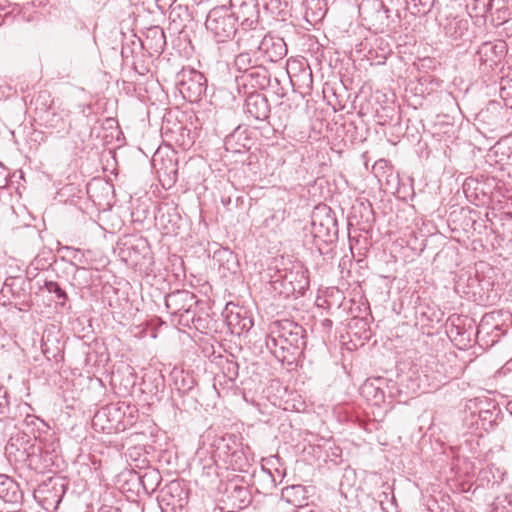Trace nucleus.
Here are the masks:
<instances>
[{"label":"nucleus","mask_w":512,"mask_h":512,"mask_svg":"<svg viewBox=\"0 0 512 512\" xmlns=\"http://www.w3.org/2000/svg\"><path fill=\"white\" fill-rule=\"evenodd\" d=\"M306 345V331L298 323L282 319L272 322L266 338V347L282 363L292 364Z\"/></svg>","instance_id":"f257e3e1"},{"label":"nucleus","mask_w":512,"mask_h":512,"mask_svg":"<svg viewBox=\"0 0 512 512\" xmlns=\"http://www.w3.org/2000/svg\"><path fill=\"white\" fill-rule=\"evenodd\" d=\"M197 300L195 294L188 290H175L165 296V306L172 317H177L179 325L188 328H196V322L200 318H196Z\"/></svg>","instance_id":"f03ea898"},{"label":"nucleus","mask_w":512,"mask_h":512,"mask_svg":"<svg viewBox=\"0 0 512 512\" xmlns=\"http://www.w3.org/2000/svg\"><path fill=\"white\" fill-rule=\"evenodd\" d=\"M273 284L275 289H277L276 285H279L280 294L286 297L290 295H304L309 287L308 270L301 262L291 263L289 267L278 271Z\"/></svg>","instance_id":"7ed1b4c3"},{"label":"nucleus","mask_w":512,"mask_h":512,"mask_svg":"<svg viewBox=\"0 0 512 512\" xmlns=\"http://www.w3.org/2000/svg\"><path fill=\"white\" fill-rule=\"evenodd\" d=\"M205 26L218 42H225L237 32L234 14L225 5L214 7L209 11Z\"/></svg>","instance_id":"20e7f679"},{"label":"nucleus","mask_w":512,"mask_h":512,"mask_svg":"<svg viewBox=\"0 0 512 512\" xmlns=\"http://www.w3.org/2000/svg\"><path fill=\"white\" fill-rule=\"evenodd\" d=\"M314 238L324 243L332 242L338 235V224L334 214L326 206L317 208L312 215L311 222Z\"/></svg>","instance_id":"39448f33"},{"label":"nucleus","mask_w":512,"mask_h":512,"mask_svg":"<svg viewBox=\"0 0 512 512\" xmlns=\"http://www.w3.org/2000/svg\"><path fill=\"white\" fill-rule=\"evenodd\" d=\"M237 47L239 50L259 52L266 37L265 29L257 23L251 26H240L237 30Z\"/></svg>","instance_id":"423d86ee"},{"label":"nucleus","mask_w":512,"mask_h":512,"mask_svg":"<svg viewBox=\"0 0 512 512\" xmlns=\"http://www.w3.org/2000/svg\"><path fill=\"white\" fill-rule=\"evenodd\" d=\"M240 26H251L259 23V10L254 0H230L228 7Z\"/></svg>","instance_id":"0eeeda50"},{"label":"nucleus","mask_w":512,"mask_h":512,"mask_svg":"<svg viewBox=\"0 0 512 512\" xmlns=\"http://www.w3.org/2000/svg\"><path fill=\"white\" fill-rule=\"evenodd\" d=\"M242 482L243 477L236 476L226 486L227 500L232 509L241 510L251 502V493L248 486Z\"/></svg>","instance_id":"6e6552de"},{"label":"nucleus","mask_w":512,"mask_h":512,"mask_svg":"<svg viewBox=\"0 0 512 512\" xmlns=\"http://www.w3.org/2000/svg\"><path fill=\"white\" fill-rule=\"evenodd\" d=\"M207 89L206 78L198 71H191L187 79H182L180 92L185 99L196 102L201 99Z\"/></svg>","instance_id":"1a4fd4ad"},{"label":"nucleus","mask_w":512,"mask_h":512,"mask_svg":"<svg viewBox=\"0 0 512 512\" xmlns=\"http://www.w3.org/2000/svg\"><path fill=\"white\" fill-rule=\"evenodd\" d=\"M238 88L243 86L244 88L251 89H265L270 84V74L266 67L258 64L256 67L250 69L247 74H241L235 77Z\"/></svg>","instance_id":"9d476101"},{"label":"nucleus","mask_w":512,"mask_h":512,"mask_svg":"<svg viewBox=\"0 0 512 512\" xmlns=\"http://www.w3.org/2000/svg\"><path fill=\"white\" fill-rule=\"evenodd\" d=\"M160 499L173 508L182 507L188 499V491L180 480H173L160 490Z\"/></svg>","instance_id":"9b49d317"},{"label":"nucleus","mask_w":512,"mask_h":512,"mask_svg":"<svg viewBox=\"0 0 512 512\" xmlns=\"http://www.w3.org/2000/svg\"><path fill=\"white\" fill-rule=\"evenodd\" d=\"M506 52V43L504 41L485 42L477 50L478 61L493 68L500 62Z\"/></svg>","instance_id":"f8f14e48"},{"label":"nucleus","mask_w":512,"mask_h":512,"mask_svg":"<svg viewBox=\"0 0 512 512\" xmlns=\"http://www.w3.org/2000/svg\"><path fill=\"white\" fill-rule=\"evenodd\" d=\"M245 111L255 120L265 121L270 115V105L263 94L250 92L245 100Z\"/></svg>","instance_id":"ddd939ff"},{"label":"nucleus","mask_w":512,"mask_h":512,"mask_svg":"<svg viewBox=\"0 0 512 512\" xmlns=\"http://www.w3.org/2000/svg\"><path fill=\"white\" fill-rule=\"evenodd\" d=\"M123 414L124 412L121 411L118 404L107 405L96 412L93 417V425H100L102 430L117 428L115 424L120 422Z\"/></svg>","instance_id":"4468645a"},{"label":"nucleus","mask_w":512,"mask_h":512,"mask_svg":"<svg viewBox=\"0 0 512 512\" xmlns=\"http://www.w3.org/2000/svg\"><path fill=\"white\" fill-rule=\"evenodd\" d=\"M259 52L270 62H277L287 54V45L280 37L266 35Z\"/></svg>","instance_id":"2eb2a0df"},{"label":"nucleus","mask_w":512,"mask_h":512,"mask_svg":"<svg viewBox=\"0 0 512 512\" xmlns=\"http://www.w3.org/2000/svg\"><path fill=\"white\" fill-rule=\"evenodd\" d=\"M241 443V438L233 433H226L218 437L214 442L215 457L220 461L227 459L229 454L238 449Z\"/></svg>","instance_id":"dca6fc26"},{"label":"nucleus","mask_w":512,"mask_h":512,"mask_svg":"<svg viewBox=\"0 0 512 512\" xmlns=\"http://www.w3.org/2000/svg\"><path fill=\"white\" fill-rule=\"evenodd\" d=\"M248 451L249 447L244 446L243 443H241L238 449L232 451L231 454H229V457L224 459L222 462L226 465L227 469L240 472L247 471V468L250 466Z\"/></svg>","instance_id":"f3484780"},{"label":"nucleus","mask_w":512,"mask_h":512,"mask_svg":"<svg viewBox=\"0 0 512 512\" xmlns=\"http://www.w3.org/2000/svg\"><path fill=\"white\" fill-rule=\"evenodd\" d=\"M226 321L232 333L238 335L248 332L253 326L252 319L247 316V312L242 308H238L235 312L231 310L226 316Z\"/></svg>","instance_id":"a211bd4d"},{"label":"nucleus","mask_w":512,"mask_h":512,"mask_svg":"<svg viewBox=\"0 0 512 512\" xmlns=\"http://www.w3.org/2000/svg\"><path fill=\"white\" fill-rule=\"evenodd\" d=\"M71 113L69 110L62 109L58 112L48 114L46 125L57 134H68L72 128Z\"/></svg>","instance_id":"6ab92c4d"},{"label":"nucleus","mask_w":512,"mask_h":512,"mask_svg":"<svg viewBox=\"0 0 512 512\" xmlns=\"http://www.w3.org/2000/svg\"><path fill=\"white\" fill-rule=\"evenodd\" d=\"M469 29V20L467 18L455 16L446 19L444 24V33L453 40L463 38Z\"/></svg>","instance_id":"aec40b11"},{"label":"nucleus","mask_w":512,"mask_h":512,"mask_svg":"<svg viewBox=\"0 0 512 512\" xmlns=\"http://www.w3.org/2000/svg\"><path fill=\"white\" fill-rule=\"evenodd\" d=\"M147 45L150 50L155 53H162L166 46V37L164 30L159 26L150 27L147 30L145 42L142 45Z\"/></svg>","instance_id":"412c9836"},{"label":"nucleus","mask_w":512,"mask_h":512,"mask_svg":"<svg viewBox=\"0 0 512 512\" xmlns=\"http://www.w3.org/2000/svg\"><path fill=\"white\" fill-rule=\"evenodd\" d=\"M305 17L310 23L323 19L327 12L326 0H305Z\"/></svg>","instance_id":"4be33fe9"},{"label":"nucleus","mask_w":512,"mask_h":512,"mask_svg":"<svg viewBox=\"0 0 512 512\" xmlns=\"http://www.w3.org/2000/svg\"><path fill=\"white\" fill-rule=\"evenodd\" d=\"M18 495L17 483L5 474H0V498L5 502H16Z\"/></svg>","instance_id":"5701e85b"},{"label":"nucleus","mask_w":512,"mask_h":512,"mask_svg":"<svg viewBox=\"0 0 512 512\" xmlns=\"http://www.w3.org/2000/svg\"><path fill=\"white\" fill-rule=\"evenodd\" d=\"M140 483L147 494L154 493L159 487L162 477L157 469H147L139 477Z\"/></svg>","instance_id":"b1692460"},{"label":"nucleus","mask_w":512,"mask_h":512,"mask_svg":"<svg viewBox=\"0 0 512 512\" xmlns=\"http://www.w3.org/2000/svg\"><path fill=\"white\" fill-rule=\"evenodd\" d=\"M254 52L247 50H240V53L236 55L234 59V66L241 74H247L250 69L258 65L257 59L253 57Z\"/></svg>","instance_id":"393cba45"},{"label":"nucleus","mask_w":512,"mask_h":512,"mask_svg":"<svg viewBox=\"0 0 512 512\" xmlns=\"http://www.w3.org/2000/svg\"><path fill=\"white\" fill-rule=\"evenodd\" d=\"M379 6L387 18L390 17L391 12H394L399 20L402 18V11H410L411 8L408 0H381Z\"/></svg>","instance_id":"a878e982"},{"label":"nucleus","mask_w":512,"mask_h":512,"mask_svg":"<svg viewBox=\"0 0 512 512\" xmlns=\"http://www.w3.org/2000/svg\"><path fill=\"white\" fill-rule=\"evenodd\" d=\"M306 488L302 485H293L286 487L282 491L283 497L287 499V502L292 503L295 506H301V500L306 498Z\"/></svg>","instance_id":"bb28decb"},{"label":"nucleus","mask_w":512,"mask_h":512,"mask_svg":"<svg viewBox=\"0 0 512 512\" xmlns=\"http://www.w3.org/2000/svg\"><path fill=\"white\" fill-rule=\"evenodd\" d=\"M59 251L64 253L62 259L68 260L72 266L78 267V265L86 263V257L79 248L63 246Z\"/></svg>","instance_id":"cd10ccee"},{"label":"nucleus","mask_w":512,"mask_h":512,"mask_svg":"<svg viewBox=\"0 0 512 512\" xmlns=\"http://www.w3.org/2000/svg\"><path fill=\"white\" fill-rule=\"evenodd\" d=\"M466 8L471 17H483L491 10L492 2L491 0H471Z\"/></svg>","instance_id":"c85d7f7f"},{"label":"nucleus","mask_w":512,"mask_h":512,"mask_svg":"<svg viewBox=\"0 0 512 512\" xmlns=\"http://www.w3.org/2000/svg\"><path fill=\"white\" fill-rule=\"evenodd\" d=\"M174 386L175 389L182 394H185L193 389L194 380L183 371L174 373Z\"/></svg>","instance_id":"c756f323"},{"label":"nucleus","mask_w":512,"mask_h":512,"mask_svg":"<svg viewBox=\"0 0 512 512\" xmlns=\"http://www.w3.org/2000/svg\"><path fill=\"white\" fill-rule=\"evenodd\" d=\"M221 370L227 380L234 381L239 374V365L234 359L226 358L221 361Z\"/></svg>","instance_id":"7c9ffc66"},{"label":"nucleus","mask_w":512,"mask_h":512,"mask_svg":"<svg viewBox=\"0 0 512 512\" xmlns=\"http://www.w3.org/2000/svg\"><path fill=\"white\" fill-rule=\"evenodd\" d=\"M286 216L287 215L285 209L274 210L269 216H267L264 219L263 226L272 230L276 229L285 220Z\"/></svg>","instance_id":"2f4dec72"},{"label":"nucleus","mask_w":512,"mask_h":512,"mask_svg":"<svg viewBox=\"0 0 512 512\" xmlns=\"http://www.w3.org/2000/svg\"><path fill=\"white\" fill-rule=\"evenodd\" d=\"M435 0H408L410 13L412 15L426 14L430 11Z\"/></svg>","instance_id":"473e14b6"},{"label":"nucleus","mask_w":512,"mask_h":512,"mask_svg":"<svg viewBox=\"0 0 512 512\" xmlns=\"http://www.w3.org/2000/svg\"><path fill=\"white\" fill-rule=\"evenodd\" d=\"M44 288L49 293H54L56 298L60 301L61 305H64L65 301L68 299L66 292L59 286L57 282L45 281Z\"/></svg>","instance_id":"72a5a7b5"},{"label":"nucleus","mask_w":512,"mask_h":512,"mask_svg":"<svg viewBox=\"0 0 512 512\" xmlns=\"http://www.w3.org/2000/svg\"><path fill=\"white\" fill-rule=\"evenodd\" d=\"M362 393L366 396L373 395L375 403H379L384 398V392L381 389L374 387L373 383H365L362 387Z\"/></svg>","instance_id":"f704fd0d"},{"label":"nucleus","mask_w":512,"mask_h":512,"mask_svg":"<svg viewBox=\"0 0 512 512\" xmlns=\"http://www.w3.org/2000/svg\"><path fill=\"white\" fill-rule=\"evenodd\" d=\"M29 442V438L26 434H17L15 436H12L8 442V446L10 448L12 447H17V450H19V447L18 445H22L24 443H28Z\"/></svg>","instance_id":"c9c22d12"},{"label":"nucleus","mask_w":512,"mask_h":512,"mask_svg":"<svg viewBox=\"0 0 512 512\" xmlns=\"http://www.w3.org/2000/svg\"><path fill=\"white\" fill-rule=\"evenodd\" d=\"M9 410V401L6 396V392L0 389V417H4Z\"/></svg>","instance_id":"e433bc0d"},{"label":"nucleus","mask_w":512,"mask_h":512,"mask_svg":"<svg viewBox=\"0 0 512 512\" xmlns=\"http://www.w3.org/2000/svg\"><path fill=\"white\" fill-rule=\"evenodd\" d=\"M168 162H169V165L171 168L170 171H168L167 166H165L164 168L163 167L157 168V171L159 172L160 170H164L165 174H167V175H170L171 173L175 175L177 173L176 164L173 163V161L171 159H169Z\"/></svg>","instance_id":"4c0bfd02"},{"label":"nucleus","mask_w":512,"mask_h":512,"mask_svg":"<svg viewBox=\"0 0 512 512\" xmlns=\"http://www.w3.org/2000/svg\"><path fill=\"white\" fill-rule=\"evenodd\" d=\"M157 4L161 8L172 6L176 0H156Z\"/></svg>","instance_id":"58836bf2"},{"label":"nucleus","mask_w":512,"mask_h":512,"mask_svg":"<svg viewBox=\"0 0 512 512\" xmlns=\"http://www.w3.org/2000/svg\"><path fill=\"white\" fill-rule=\"evenodd\" d=\"M98 512H122L119 508L111 507V506H103Z\"/></svg>","instance_id":"ea45409f"},{"label":"nucleus","mask_w":512,"mask_h":512,"mask_svg":"<svg viewBox=\"0 0 512 512\" xmlns=\"http://www.w3.org/2000/svg\"><path fill=\"white\" fill-rule=\"evenodd\" d=\"M503 499L505 502H507L508 506L512 509V493L511 494H505L503 496Z\"/></svg>","instance_id":"a19ab883"},{"label":"nucleus","mask_w":512,"mask_h":512,"mask_svg":"<svg viewBox=\"0 0 512 512\" xmlns=\"http://www.w3.org/2000/svg\"><path fill=\"white\" fill-rule=\"evenodd\" d=\"M35 421H40V419L38 417H35V416H27V418H26V422H27L28 425L34 424Z\"/></svg>","instance_id":"79ce46f5"},{"label":"nucleus","mask_w":512,"mask_h":512,"mask_svg":"<svg viewBox=\"0 0 512 512\" xmlns=\"http://www.w3.org/2000/svg\"><path fill=\"white\" fill-rule=\"evenodd\" d=\"M322 326H323L324 328L329 329V328H331V327H332V321H331L330 319H324V320L322 321Z\"/></svg>","instance_id":"37998d69"},{"label":"nucleus","mask_w":512,"mask_h":512,"mask_svg":"<svg viewBox=\"0 0 512 512\" xmlns=\"http://www.w3.org/2000/svg\"><path fill=\"white\" fill-rule=\"evenodd\" d=\"M235 135H231L229 138L226 139L225 145L227 149H230L229 146L231 145V142L233 140Z\"/></svg>","instance_id":"c03bdc74"},{"label":"nucleus","mask_w":512,"mask_h":512,"mask_svg":"<svg viewBox=\"0 0 512 512\" xmlns=\"http://www.w3.org/2000/svg\"><path fill=\"white\" fill-rule=\"evenodd\" d=\"M159 161V153H156V155L153 157V165L157 168Z\"/></svg>","instance_id":"a18cd8bd"},{"label":"nucleus","mask_w":512,"mask_h":512,"mask_svg":"<svg viewBox=\"0 0 512 512\" xmlns=\"http://www.w3.org/2000/svg\"><path fill=\"white\" fill-rule=\"evenodd\" d=\"M505 91H506V88H502V89H501V96H502V97H503V95H504V92H505Z\"/></svg>","instance_id":"49530a36"},{"label":"nucleus","mask_w":512,"mask_h":512,"mask_svg":"<svg viewBox=\"0 0 512 512\" xmlns=\"http://www.w3.org/2000/svg\"><path fill=\"white\" fill-rule=\"evenodd\" d=\"M229 202H230V199H228V200H226V201H225V199H224V198L222 199V203H224V204L229 203Z\"/></svg>","instance_id":"de8ad7c7"}]
</instances>
